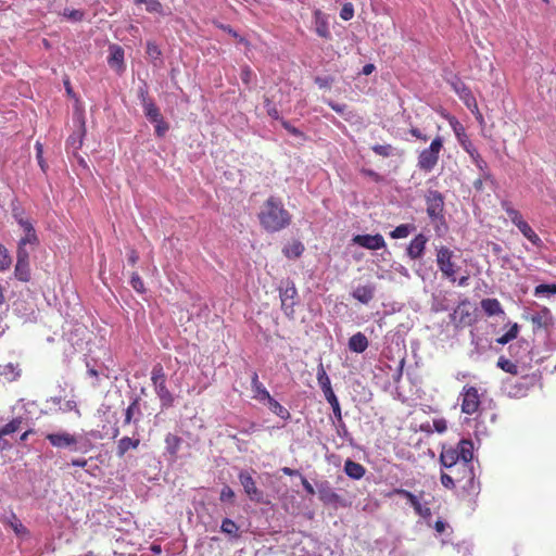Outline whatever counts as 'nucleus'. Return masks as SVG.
I'll return each instance as SVG.
<instances>
[{
  "instance_id": "obj_6",
  "label": "nucleus",
  "mask_w": 556,
  "mask_h": 556,
  "mask_svg": "<svg viewBox=\"0 0 556 556\" xmlns=\"http://www.w3.org/2000/svg\"><path fill=\"white\" fill-rule=\"evenodd\" d=\"M151 380L155 392L165 406H170L174 402L173 394L166 387V375L161 364H156L151 371Z\"/></svg>"
},
{
  "instance_id": "obj_17",
  "label": "nucleus",
  "mask_w": 556,
  "mask_h": 556,
  "mask_svg": "<svg viewBox=\"0 0 556 556\" xmlns=\"http://www.w3.org/2000/svg\"><path fill=\"white\" fill-rule=\"evenodd\" d=\"M110 55L108 59V63L112 68H115L118 73H122L125 70L124 63V49L118 45H111Z\"/></svg>"
},
{
  "instance_id": "obj_38",
  "label": "nucleus",
  "mask_w": 556,
  "mask_h": 556,
  "mask_svg": "<svg viewBox=\"0 0 556 556\" xmlns=\"http://www.w3.org/2000/svg\"><path fill=\"white\" fill-rule=\"evenodd\" d=\"M392 494L405 497L409 502L412 507H414L415 505H417L420 502L419 496H417L414 493H412L410 491H407L402 488L394 489L389 495H392Z\"/></svg>"
},
{
  "instance_id": "obj_37",
  "label": "nucleus",
  "mask_w": 556,
  "mask_h": 556,
  "mask_svg": "<svg viewBox=\"0 0 556 556\" xmlns=\"http://www.w3.org/2000/svg\"><path fill=\"white\" fill-rule=\"evenodd\" d=\"M142 106L144 115L150 122L156 121L157 118L162 117L160 109L153 101H146V103Z\"/></svg>"
},
{
  "instance_id": "obj_29",
  "label": "nucleus",
  "mask_w": 556,
  "mask_h": 556,
  "mask_svg": "<svg viewBox=\"0 0 556 556\" xmlns=\"http://www.w3.org/2000/svg\"><path fill=\"white\" fill-rule=\"evenodd\" d=\"M519 231L535 247L541 248L543 242L531 226L525 220L517 226Z\"/></svg>"
},
{
  "instance_id": "obj_56",
  "label": "nucleus",
  "mask_w": 556,
  "mask_h": 556,
  "mask_svg": "<svg viewBox=\"0 0 556 556\" xmlns=\"http://www.w3.org/2000/svg\"><path fill=\"white\" fill-rule=\"evenodd\" d=\"M441 483L447 489H453L455 486V484L457 483V481L455 479V476L452 472L451 473L442 472L441 473Z\"/></svg>"
},
{
  "instance_id": "obj_47",
  "label": "nucleus",
  "mask_w": 556,
  "mask_h": 556,
  "mask_svg": "<svg viewBox=\"0 0 556 556\" xmlns=\"http://www.w3.org/2000/svg\"><path fill=\"white\" fill-rule=\"evenodd\" d=\"M409 225L402 224L397 227H395L391 232L390 236L393 239H403L406 238L409 235Z\"/></svg>"
},
{
  "instance_id": "obj_48",
  "label": "nucleus",
  "mask_w": 556,
  "mask_h": 556,
  "mask_svg": "<svg viewBox=\"0 0 556 556\" xmlns=\"http://www.w3.org/2000/svg\"><path fill=\"white\" fill-rule=\"evenodd\" d=\"M556 294V285L555 283H552V285H547V283H542V285H539L535 287L534 289V295H541V294Z\"/></svg>"
},
{
  "instance_id": "obj_9",
  "label": "nucleus",
  "mask_w": 556,
  "mask_h": 556,
  "mask_svg": "<svg viewBox=\"0 0 556 556\" xmlns=\"http://www.w3.org/2000/svg\"><path fill=\"white\" fill-rule=\"evenodd\" d=\"M46 439L50 442L53 447L56 448H70L71 451H76V445L78 443L77 437L63 431L58 433H48Z\"/></svg>"
},
{
  "instance_id": "obj_46",
  "label": "nucleus",
  "mask_w": 556,
  "mask_h": 556,
  "mask_svg": "<svg viewBox=\"0 0 556 556\" xmlns=\"http://www.w3.org/2000/svg\"><path fill=\"white\" fill-rule=\"evenodd\" d=\"M152 123L154 124L155 135L160 138L164 137L169 129V125L164 121L163 116Z\"/></svg>"
},
{
  "instance_id": "obj_18",
  "label": "nucleus",
  "mask_w": 556,
  "mask_h": 556,
  "mask_svg": "<svg viewBox=\"0 0 556 556\" xmlns=\"http://www.w3.org/2000/svg\"><path fill=\"white\" fill-rule=\"evenodd\" d=\"M440 462L443 467L448 468L451 471L458 466L460 469V459L455 447L443 448L440 455Z\"/></svg>"
},
{
  "instance_id": "obj_35",
  "label": "nucleus",
  "mask_w": 556,
  "mask_h": 556,
  "mask_svg": "<svg viewBox=\"0 0 556 556\" xmlns=\"http://www.w3.org/2000/svg\"><path fill=\"white\" fill-rule=\"evenodd\" d=\"M38 244H39V239H38L36 231L25 232V235L18 241L17 251H21V249H26V245L36 248Z\"/></svg>"
},
{
  "instance_id": "obj_63",
  "label": "nucleus",
  "mask_w": 556,
  "mask_h": 556,
  "mask_svg": "<svg viewBox=\"0 0 556 556\" xmlns=\"http://www.w3.org/2000/svg\"><path fill=\"white\" fill-rule=\"evenodd\" d=\"M433 428L438 433H443L447 429V422L444 418L434 419Z\"/></svg>"
},
{
  "instance_id": "obj_10",
  "label": "nucleus",
  "mask_w": 556,
  "mask_h": 556,
  "mask_svg": "<svg viewBox=\"0 0 556 556\" xmlns=\"http://www.w3.org/2000/svg\"><path fill=\"white\" fill-rule=\"evenodd\" d=\"M318 498L325 505L345 506L341 495H339L328 481L320 482L317 485Z\"/></svg>"
},
{
  "instance_id": "obj_23",
  "label": "nucleus",
  "mask_w": 556,
  "mask_h": 556,
  "mask_svg": "<svg viewBox=\"0 0 556 556\" xmlns=\"http://www.w3.org/2000/svg\"><path fill=\"white\" fill-rule=\"evenodd\" d=\"M368 339L362 332H357L349 339V349L355 353H363L368 348Z\"/></svg>"
},
{
  "instance_id": "obj_11",
  "label": "nucleus",
  "mask_w": 556,
  "mask_h": 556,
  "mask_svg": "<svg viewBox=\"0 0 556 556\" xmlns=\"http://www.w3.org/2000/svg\"><path fill=\"white\" fill-rule=\"evenodd\" d=\"M14 275L20 281L28 282L30 280L29 252L26 249L16 251Z\"/></svg>"
},
{
  "instance_id": "obj_3",
  "label": "nucleus",
  "mask_w": 556,
  "mask_h": 556,
  "mask_svg": "<svg viewBox=\"0 0 556 556\" xmlns=\"http://www.w3.org/2000/svg\"><path fill=\"white\" fill-rule=\"evenodd\" d=\"M443 144V138L441 136H437L432 139L428 148L419 152L417 159V166L419 169L429 173L437 166Z\"/></svg>"
},
{
  "instance_id": "obj_57",
  "label": "nucleus",
  "mask_w": 556,
  "mask_h": 556,
  "mask_svg": "<svg viewBox=\"0 0 556 556\" xmlns=\"http://www.w3.org/2000/svg\"><path fill=\"white\" fill-rule=\"evenodd\" d=\"M147 54L151 59L157 60L161 56L162 52H161V50H160V48L157 47L156 43L149 41L147 43Z\"/></svg>"
},
{
  "instance_id": "obj_60",
  "label": "nucleus",
  "mask_w": 556,
  "mask_h": 556,
  "mask_svg": "<svg viewBox=\"0 0 556 556\" xmlns=\"http://www.w3.org/2000/svg\"><path fill=\"white\" fill-rule=\"evenodd\" d=\"M264 103H265V108L267 110V114L274 119H279L280 118L279 112L276 109V106L271 103L270 99L265 98Z\"/></svg>"
},
{
  "instance_id": "obj_22",
  "label": "nucleus",
  "mask_w": 556,
  "mask_h": 556,
  "mask_svg": "<svg viewBox=\"0 0 556 556\" xmlns=\"http://www.w3.org/2000/svg\"><path fill=\"white\" fill-rule=\"evenodd\" d=\"M251 387L253 391V397L263 402L269 399L270 393L267 391V389L263 386V383L258 380L257 372H253L251 378Z\"/></svg>"
},
{
  "instance_id": "obj_28",
  "label": "nucleus",
  "mask_w": 556,
  "mask_h": 556,
  "mask_svg": "<svg viewBox=\"0 0 556 556\" xmlns=\"http://www.w3.org/2000/svg\"><path fill=\"white\" fill-rule=\"evenodd\" d=\"M481 307L488 316H495L504 313L502 305L497 299H483L481 301Z\"/></svg>"
},
{
  "instance_id": "obj_26",
  "label": "nucleus",
  "mask_w": 556,
  "mask_h": 556,
  "mask_svg": "<svg viewBox=\"0 0 556 556\" xmlns=\"http://www.w3.org/2000/svg\"><path fill=\"white\" fill-rule=\"evenodd\" d=\"M140 444L139 439H131L129 437H123L117 442L116 454L118 457H123L129 450H136Z\"/></svg>"
},
{
  "instance_id": "obj_7",
  "label": "nucleus",
  "mask_w": 556,
  "mask_h": 556,
  "mask_svg": "<svg viewBox=\"0 0 556 556\" xmlns=\"http://www.w3.org/2000/svg\"><path fill=\"white\" fill-rule=\"evenodd\" d=\"M460 459V469L472 480L473 444L470 440H460L455 446Z\"/></svg>"
},
{
  "instance_id": "obj_40",
  "label": "nucleus",
  "mask_w": 556,
  "mask_h": 556,
  "mask_svg": "<svg viewBox=\"0 0 556 556\" xmlns=\"http://www.w3.org/2000/svg\"><path fill=\"white\" fill-rule=\"evenodd\" d=\"M303 251H304V245L300 241H295L292 244H290L289 247H286L283 249L285 255L289 258L301 256Z\"/></svg>"
},
{
  "instance_id": "obj_50",
  "label": "nucleus",
  "mask_w": 556,
  "mask_h": 556,
  "mask_svg": "<svg viewBox=\"0 0 556 556\" xmlns=\"http://www.w3.org/2000/svg\"><path fill=\"white\" fill-rule=\"evenodd\" d=\"M130 285L138 293H143L146 291L143 280L138 273H132L130 277Z\"/></svg>"
},
{
  "instance_id": "obj_36",
  "label": "nucleus",
  "mask_w": 556,
  "mask_h": 556,
  "mask_svg": "<svg viewBox=\"0 0 556 556\" xmlns=\"http://www.w3.org/2000/svg\"><path fill=\"white\" fill-rule=\"evenodd\" d=\"M85 132H86L85 121L83 119L80 131L77 135L70 136L66 141V146L68 148L72 147L74 150H78L83 146V138L85 136Z\"/></svg>"
},
{
  "instance_id": "obj_15",
  "label": "nucleus",
  "mask_w": 556,
  "mask_h": 556,
  "mask_svg": "<svg viewBox=\"0 0 556 556\" xmlns=\"http://www.w3.org/2000/svg\"><path fill=\"white\" fill-rule=\"evenodd\" d=\"M427 242L428 239L425 235H417L407 247L408 257L410 260L421 258L425 253Z\"/></svg>"
},
{
  "instance_id": "obj_34",
  "label": "nucleus",
  "mask_w": 556,
  "mask_h": 556,
  "mask_svg": "<svg viewBox=\"0 0 556 556\" xmlns=\"http://www.w3.org/2000/svg\"><path fill=\"white\" fill-rule=\"evenodd\" d=\"M296 295V289L292 287L286 288L283 291H280V298H281V306L283 309H286L288 306L292 308L294 305L293 298ZM293 311L291 309V313Z\"/></svg>"
},
{
  "instance_id": "obj_42",
  "label": "nucleus",
  "mask_w": 556,
  "mask_h": 556,
  "mask_svg": "<svg viewBox=\"0 0 556 556\" xmlns=\"http://www.w3.org/2000/svg\"><path fill=\"white\" fill-rule=\"evenodd\" d=\"M497 366L510 375H518V366L511 361L501 356L497 361Z\"/></svg>"
},
{
  "instance_id": "obj_5",
  "label": "nucleus",
  "mask_w": 556,
  "mask_h": 556,
  "mask_svg": "<svg viewBox=\"0 0 556 556\" xmlns=\"http://www.w3.org/2000/svg\"><path fill=\"white\" fill-rule=\"evenodd\" d=\"M460 410L466 415L479 413L481 406V394L473 386H464L459 393Z\"/></svg>"
},
{
  "instance_id": "obj_1",
  "label": "nucleus",
  "mask_w": 556,
  "mask_h": 556,
  "mask_svg": "<svg viewBox=\"0 0 556 556\" xmlns=\"http://www.w3.org/2000/svg\"><path fill=\"white\" fill-rule=\"evenodd\" d=\"M257 219L263 230L275 233L291 225L292 214L285 207L280 198L270 195L261 205Z\"/></svg>"
},
{
  "instance_id": "obj_49",
  "label": "nucleus",
  "mask_w": 556,
  "mask_h": 556,
  "mask_svg": "<svg viewBox=\"0 0 556 556\" xmlns=\"http://www.w3.org/2000/svg\"><path fill=\"white\" fill-rule=\"evenodd\" d=\"M143 4L149 13L163 14V4L160 0H146Z\"/></svg>"
},
{
  "instance_id": "obj_32",
  "label": "nucleus",
  "mask_w": 556,
  "mask_h": 556,
  "mask_svg": "<svg viewBox=\"0 0 556 556\" xmlns=\"http://www.w3.org/2000/svg\"><path fill=\"white\" fill-rule=\"evenodd\" d=\"M502 208L505 211V213L516 227L520 225L522 222H525L521 213L518 210L514 208L508 201L502 202Z\"/></svg>"
},
{
  "instance_id": "obj_53",
  "label": "nucleus",
  "mask_w": 556,
  "mask_h": 556,
  "mask_svg": "<svg viewBox=\"0 0 556 556\" xmlns=\"http://www.w3.org/2000/svg\"><path fill=\"white\" fill-rule=\"evenodd\" d=\"M354 16V8H353V4L348 2L345 4H343L341 11H340V17L343 20V21H350L352 20Z\"/></svg>"
},
{
  "instance_id": "obj_21",
  "label": "nucleus",
  "mask_w": 556,
  "mask_h": 556,
  "mask_svg": "<svg viewBox=\"0 0 556 556\" xmlns=\"http://www.w3.org/2000/svg\"><path fill=\"white\" fill-rule=\"evenodd\" d=\"M343 469L345 475L354 480L362 479L366 473V468L362 464L356 463L352 459H346L344 462Z\"/></svg>"
},
{
  "instance_id": "obj_30",
  "label": "nucleus",
  "mask_w": 556,
  "mask_h": 556,
  "mask_svg": "<svg viewBox=\"0 0 556 556\" xmlns=\"http://www.w3.org/2000/svg\"><path fill=\"white\" fill-rule=\"evenodd\" d=\"M181 443V438L176 434L167 433L165 437L166 451L173 458L177 457Z\"/></svg>"
},
{
  "instance_id": "obj_8",
  "label": "nucleus",
  "mask_w": 556,
  "mask_h": 556,
  "mask_svg": "<svg viewBox=\"0 0 556 556\" xmlns=\"http://www.w3.org/2000/svg\"><path fill=\"white\" fill-rule=\"evenodd\" d=\"M238 479L244 490V493L251 501L255 503L263 502L264 493L256 486V481L248 470H241L238 475Z\"/></svg>"
},
{
  "instance_id": "obj_58",
  "label": "nucleus",
  "mask_w": 556,
  "mask_h": 556,
  "mask_svg": "<svg viewBox=\"0 0 556 556\" xmlns=\"http://www.w3.org/2000/svg\"><path fill=\"white\" fill-rule=\"evenodd\" d=\"M63 15L67 17L68 20L79 22L84 18V12L80 10H70L65 9Z\"/></svg>"
},
{
  "instance_id": "obj_59",
  "label": "nucleus",
  "mask_w": 556,
  "mask_h": 556,
  "mask_svg": "<svg viewBox=\"0 0 556 556\" xmlns=\"http://www.w3.org/2000/svg\"><path fill=\"white\" fill-rule=\"evenodd\" d=\"M35 150H36V157H37V161H38V164L39 166L41 167V169H46V162L43 160V146L41 142L37 141L35 143Z\"/></svg>"
},
{
  "instance_id": "obj_33",
  "label": "nucleus",
  "mask_w": 556,
  "mask_h": 556,
  "mask_svg": "<svg viewBox=\"0 0 556 556\" xmlns=\"http://www.w3.org/2000/svg\"><path fill=\"white\" fill-rule=\"evenodd\" d=\"M266 401L268 402L269 408L274 414H276L277 416L285 420L290 418L289 410L286 407H283L278 401H276L271 395Z\"/></svg>"
},
{
  "instance_id": "obj_54",
  "label": "nucleus",
  "mask_w": 556,
  "mask_h": 556,
  "mask_svg": "<svg viewBox=\"0 0 556 556\" xmlns=\"http://www.w3.org/2000/svg\"><path fill=\"white\" fill-rule=\"evenodd\" d=\"M450 125L452 126V128L458 139V142H460V138H464L463 134H466L465 128L455 117L450 118Z\"/></svg>"
},
{
  "instance_id": "obj_4",
  "label": "nucleus",
  "mask_w": 556,
  "mask_h": 556,
  "mask_svg": "<svg viewBox=\"0 0 556 556\" xmlns=\"http://www.w3.org/2000/svg\"><path fill=\"white\" fill-rule=\"evenodd\" d=\"M425 200L427 215L431 223L435 224L437 227L439 225H445L443 194L438 190H428Z\"/></svg>"
},
{
  "instance_id": "obj_27",
  "label": "nucleus",
  "mask_w": 556,
  "mask_h": 556,
  "mask_svg": "<svg viewBox=\"0 0 556 556\" xmlns=\"http://www.w3.org/2000/svg\"><path fill=\"white\" fill-rule=\"evenodd\" d=\"M23 422L24 418L22 416H18L10 420L2 428H0V443L3 444V441H5L3 439L4 435L17 432L22 428Z\"/></svg>"
},
{
  "instance_id": "obj_16",
  "label": "nucleus",
  "mask_w": 556,
  "mask_h": 556,
  "mask_svg": "<svg viewBox=\"0 0 556 556\" xmlns=\"http://www.w3.org/2000/svg\"><path fill=\"white\" fill-rule=\"evenodd\" d=\"M314 24L315 31L319 37L324 39L331 38L327 15L323 13L319 9H316L314 11Z\"/></svg>"
},
{
  "instance_id": "obj_62",
  "label": "nucleus",
  "mask_w": 556,
  "mask_h": 556,
  "mask_svg": "<svg viewBox=\"0 0 556 556\" xmlns=\"http://www.w3.org/2000/svg\"><path fill=\"white\" fill-rule=\"evenodd\" d=\"M282 127L292 136L303 137L304 134L296 127L292 126L288 121H281Z\"/></svg>"
},
{
  "instance_id": "obj_20",
  "label": "nucleus",
  "mask_w": 556,
  "mask_h": 556,
  "mask_svg": "<svg viewBox=\"0 0 556 556\" xmlns=\"http://www.w3.org/2000/svg\"><path fill=\"white\" fill-rule=\"evenodd\" d=\"M376 288L374 285L358 286L352 295L355 300L363 304H368L375 296Z\"/></svg>"
},
{
  "instance_id": "obj_31",
  "label": "nucleus",
  "mask_w": 556,
  "mask_h": 556,
  "mask_svg": "<svg viewBox=\"0 0 556 556\" xmlns=\"http://www.w3.org/2000/svg\"><path fill=\"white\" fill-rule=\"evenodd\" d=\"M471 162L477 166L480 170V174H483L484 178H492V174L489 169V165L486 161L481 156L479 151L469 156Z\"/></svg>"
},
{
  "instance_id": "obj_12",
  "label": "nucleus",
  "mask_w": 556,
  "mask_h": 556,
  "mask_svg": "<svg viewBox=\"0 0 556 556\" xmlns=\"http://www.w3.org/2000/svg\"><path fill=\"white\" fill-rule=\"evenodd\" d=\"M457 481V483L460 484L462 489L468 494V495H475L478 494L480 486L479 482L476 480L475 470L472 469V480L467 477V473L463 469H459L458 466H456L451 471Z\"/></svg>"
},
{
  "instance_id": "obj_45",
  "label": "nucleus",
  "mask_w": 556,
  "mask_h": 556,
  "mask_svg": "<svg viewBox=\"0 0 556 556\" xmlns=\"http://www.w3.org/2000/svg\"><path fill=\"white\" fill-rule=\"evenodd\" d=\"M235 498H236V494H235L233 490L229 485H225L220 490L219 501L222 503L233 504L235 503Z\"/></svg>"
},
{
  "instance_id": "obj_52",
  "label": "nucleus",
  "mask_w": 556,
  "mask_h": 556,
  "mask_svg": "<svg viewBox=\"0 0 556 556\" xmlns=\"http://www.w3.org/2000/svg\"><path fill=\"white\" fill-rule=\"evenodd\" d=\"M415 513L424 519H429L432 516L431 509L429 506L421 504L420 502L414 507Z\"/></svg>"
},
{
  "instance_id": "obj_61",
  "label": "nucleus",
  "mask_w": 556,
  "mask_h": 556,
  "mask_svg": "<svg viewBox=\"0 0 556 556\" xmlns=\"http://www.w3.org/2000/svg\"><path fill=\"white\" fill-rule=\"evenodd\" d=\"M12 529L17 535H27L28 530L27 528L16 518H14V521L11 522Z\"/></svg>"
},
{
  "instance_id": "obj_39",
  "label": "nucleus",
  "mask_w": 556,
  "mask_h": 556,
  "mask_svg": "<svg viewBox=\"0 0 556 556\" xmlns=\"http://www.w3.org/2000/svg\"><path fill=\"white\" fill-rule=\"evenodd\" d=\"M392 494L405 497L409 502L412 507H414L415 505H417L420 502L419 496H417L414 493H412L410 491H407L402 488L394 489L389 495H392Z\"/></svg>"
},
{
  "instance_id": "obj_64",
  "label": "nucleus",
  "mask_w": 556,
  "mask_h": 556,
  "mask_svg": "<svg viewBox=\"0 0 556 556\" xmlns=\"http://www.w3.org/2000/svg\"><path fill=\"white\" fill-rule=\"evenodd\" d=\"M138 407L137 401H134L126 409L125 412V420L124 422L126 425L131 422L134 409Z\"/></svg>"
},
{
  "instance_id": "obj_13",
  "label": "nucleus",
  "mask_w": 556,
  "mask_h": 556,
  "mask_svg": "<svg viewBox=\"0 0 556 556\" xmlns=\"http://www.w3.org/2000/svg\"><path fill=\"white\" fill-rule=\"evenodd\" d=\"M352 241L367 250H380L386 248L384 238L380 233L376 235H356Z\"/></svg>"
},
{
  "instance_id": "obj_24",
  "label": "nucleus",
  "mask_w": 556,
  "mask_h": 556,
  "mask_svg": "<svg viewBox=\"0 0 556 556\" xmlns=\"http://www.w3.org/2000/svg\"><path fill=\"white\" fill-rule=\"evenodd\" d=\"M220 531L229 536L230 540H239L241 538L239 526L230 518L222 520Z\"/></svg>"
},
{
  "instance_id": "obj_2",
  "label": "nucleus",
  "mask_w": 556,
  "mask_h": 556,
  "mask_svg": "<svg viewBox=\"0 0 556 556\" xmlns=\"http://www.w3.org/2000/svg\"><path fill=\"white\" fill-rule=\"evenodd\" d=\"M453 257L454 253L450 248L441 245L437 249V265L442 273V276L453 283L457 281L462 287L467 286L469 279L468 276H463L457 280L456 274L459 266H457L453 261Z\"/></svg>"
},
{
  "instance_id": "obj_51",
  "label": "nucleus",
  "mask_w": 556,
  "mask_h": 556,
  "mask_svg": "<svg viewBox=\"0 0 556 556\" xmlns=\"http://www.w3.org/2000/svg\"><path fill=\"white\" fill-rule=\"evenodd\" d=\"M464 138H460V147L470 155L476 153L478 149L473 146L472 141L468 138L466 134H463Z\"/></svg>"
},
{
  "instance_id": "obj_44",
  "label": "nucleus",
  "mask_w": 556,
  "mask_h": 556,
  "mask_svg": "<svg viewBox=\"0 0 556 556\" xmlns=\"http://www.w3.org/2000/svg\"><path fill=\"white\" fill-rule=\"evenodd\" d=\"M12 264V258L7 250V248L0 244V271H4L10 268Z\"/></svg>"
},
{
  "instance_id": "obj_41",
  "label": "nucleus",
  "mask_w": 556,
  "mask_h": 556,
  "mask_svg": "<svg viewBox=\"0 0 556 556\" xmlns=\"http://www.w3.org/2000/svg\"><path fill=\"white\" fill-rule=\"evenodd\" d=\"M518 332H519V326H518V324H514V325H511V327L509 328V330L507 332H505L502 337L496 339V342L502 345L507 344L508 342H510L511 340L517 338Z\"/></svg>"
},
{
  "instance_id": "obj_55",
  "label": "nucleus",
  "mask_w": 556,
  "mask_h": 556,
  "mask_svg": "<svg viewBox=\"0 0 556 556\" xmlns=\"http://www.w3.org/2000/svg\"><path fill=\"white\" fill-rule=\"evenodd\" d=\"M241 80L244 85H250L253 77H254V73L252 71V68L249 66V65H244L242 68H241Z\"/></svg>"
},
{
  "instance_id": "obj_14",
  "label": "nucleus",
  "mask_w": 556,
  "mask_h": 556,
  "mask_svg": "<svg viewBox=\"0 0 556 556\" xmlns=\"http://www.w3.org/2000/svg\"><path fill=\"white\" fill-rule=\"evenodd\" d=\"M317 380H318V383L324 392V395H325L327 402L331 403V402L338 401V397L336 396V394L331 388L330 378L328 377L323 364H320L317 369Z\"/></svg>"
},
{
  "instance_id": "obj_25",
  "label": "nucleus",
  "mask_w": 556,
  "mask_h": 556,
  "mask_svg": "<svg viewBox=\"0 0 556 556\" xmlns=\"http://www.w3.org/2000/svg\"><path fill=\"white\" fill-rule=\"evenodd\" d=\"M454 90L469 109L471 106L477 109L476 99L473 98L470 89L465 84H463V83L455 84Z\"/></svg>"
},
{
  "instance_id": "obj_43",
  "label": "nucleus",
  "mask_w": 556,
  "mask_h": 556,
  "mask_svg": "<svg viewBox=\"0 0 556 556\" xmlns=\"http://www.w3.org/2000/svg\"><path fill=\"white\" fill-rule=\"evenodd\" d=\"M371 150L382 157H389L394 154L395 149L391 144H375Z\"/></svg>"
},
{
  "instance_id": "obj_19",
  "label": "nucleus",
  "mask_w": 556,
  "mask_h": 556,
  "mask_svg": "<svg viewBox=\"0 0 556 556\" xmlns=\"http://www.w3.org/2000/svg\"><path fill=\"white\" fill-rule=\"evenodd\" d=\"M530 320L535 328L547 329L553 325V316L547 307H543L540 312L533 314Z\"/></svg>"
}]
</instances>
